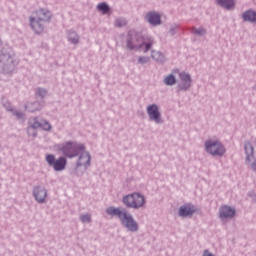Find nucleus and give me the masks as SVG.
I'll return each instance as SVG.
<instances>
[{
  "instance_id": "f257e3e1",
  "label": "nucleus",
  "mask_w": 256,
  "mask_h": 256,
  "mask_svg": "<svg viewBox=\"0 0 256 256\" xmlns=\"http://www.w3.org/2000/svg\"><path fill=\"white\" fill-rule=\"evenodd\" d=\"M106 213L108 215H111L112 217H118L124 225V227L128 231H137V222L133 220V216L129 214L126 210H121L120 208H115V207H109L106 209Z\"/></svg>"
},
{
  "instance_id": "f03ea898",
  "label": "nucleus",
  "mask_w": 256,
  "mask_h": 256,
  "mask_svg": "<svg viewBox=\"0 0 256 256\" xmlns=\"http://www.w3.org/2000/svg\"><path fill=\"white\" fill-rule=\"evenodd\" d=\"M151 45H153V42L145 41V38L141 37L137 32L135 31H130L128 33V38H127V49L130 51H144V53H147L149 49H151Z\"/></svg>"
},
{
  "instance_id": "7ed1b4c3",
  "label": "nucleus",
  "mask_w": 256,
  "mask_h": 256,
  "mask_svg": "<svg viewBox=\"0 0 256 256\" xmlns=\"http://www.w3.org/2000/svg\"><path fill=\"white\" fill-rule=\"evenodd\" d=\"M51 21V12L49 10L40 9L35 12V17H30V25L35 33H43L44 24Z\"/></svg>"
},
{
  "instance_id": "20e7f679",
  "label": "nucleus",
  "mask_w": 256,
  "mask_h": 256,
  "mask_svg": "<svg viewBox=\"0 0 256 256\" xmlns=\"http://www.w3.org/2000/svg\"><path fill=\"white\" fill-rule=\"evenodd\" d=\"M58 151H60L64 157L73 159V157H77L81 151H85V146L75 142H66L58 146Z\"/></svg>"
},
{
  "instance_id": "39448f33",
  "label": "nucleus",
  "mask_w": 256,
  "mask_h": 256,
  "mask_svg": "<svg viewBox=\"0 0 256 256\" xmlns=\"http://www.w3.org/2000/svg\"><path fill=\"white\" fill-rule=\"evenodd\" d=\"M122 202L131 209H140L145 205V197L139 193H132L124 196Z\"/></svg>"
},
{
  "instance_id": "423d86ee",
  "label": "nucleus",
  "mask_w": 256,
  "mask_h": 256,
  "mask_svg": "<svg viewBox=\"0 0 256 256\" xmlns=\"http://www.w3.org/2000/svg\"><path fill=\"white\" fill-rule=\"evenodd\" d=\"M205 148L210 155L221 156L225 153V147L219 141L208 140L205 142Z\"/></svg>"
},
{
  "instance_id": "0eeeda50",
  "label": "nucleus",
  "mask_w": 256,
  "mask_h": 256,
  "mask_svg": "<svg viewBox=\"0 0 256 256\" xmlns=\"http://www.w3.org/2000/svg\"><path fill=\"white\" fill-rule=\"evenodd\" d=\"M46 161L48 165L53 166L54 171H63V169H65V165H67V159H65V157H60L55 160V156L53 154L46 155Z\"/></svg>"
},
{
  "instance_id": "6e6552de",
  "label": "nucleus",
  "mask_w": 256,
  "mask_h": 256,
  "mask_svg": "<svg viewBox=\"0 0 256 256\" xmlns=\"http://www.w3.org/2000/svg\"><path fill=\"white\" fill-rule=\"evenodd\" d=\"M147 113L149 118L155 123H161V113H159V107L153 104L147 107Z\"/></svg>"
},
{
  "instance_id": "1a4fd4ad",
  "label": "nucleus",
  "mask_w": 256,
  "mask_h": 256,
  "mask_svg": "<svg viewBox=\"0 0 256 256\" xmlns=\"http://www.w3.org/2000/svg\"><path fill=\"white\" fill-rule=\"evenodd\" d=\"M220 219H233L235 217V209L229 206H222L219 211Z\"/></svg>"
},
{
  "instance_id": "9d476101",
  "label": "nucleus",
  "mask_w": 256,
  "mask_h": 256,
  "mask_svg": "<svg viewBox=\"0 0 256 256\" xmlns=\"http://www.w3.org/2000/svg\"><path fill=\"white\" fill-rule=\"evenodd\" d=\"M195 211H196L195 206H193L191 204H187V205L180 207L178 215L180 217H191V215H193V213H195Z\"/></svg>"
},
{
  "instance_id": "9b49d317",
  "label": "nucleus",
  "mask_w": 256,
  "mask_h": 256,
  "mask_svg": "<svg viewBox=\"0 0 256 256\" xmlns=\"http://www.w3.org/2000/svg\"><path fill=\"white\" fill-rule=\"evenodd\" d=\"M81 155L78 159L77 166L78 167H87V165H90L91 163V155H89V152L87 151H81Z\"/></svg>"
},
{
  "instance_id": "f8f14e48",
  "label": "nucleus",
  "mask_w": 256,
  "mask_h": 256,
  "mask_svg": "<svg viewBox=\"0 0 256 256\" xmlns=\"http://www.w3.org/2000/svg\"><path fill=\"white\" fill-rule=\"evenodd\" d=\"M33 195L38 203H43L47 199V190L42 187L34 188Z\"/></svg>"
},
{
  "instance_id": "ddd939ff",
  "label": "nucleus",
  "mask_w": 256,
  "mask_h": 256,
  "mask_svg": "<svg viewBox=\"0 0 256 256\" xmlns=\"http://www.w3.org/2000/svg\"><path fill=\"white\" fill-rule=\"evenodd\" d=\"M146 19L150 25H161V15L156 12H150L146 15Z\"/></svg>"
},
{
  "instance_id": "4468645a",
  "label": "nucleus",
  "mask_w": 256,
  "mask_h": 256,
  "mask_svg": "<svg viewBox=\"0 0 256 256\" xmlns=\"http://www.w3.org/2000/svg\"><path fill=\"white\" fill-rule=\"evenodd\" d=\"M180 89H189L191 87V77L189 74L182 72L180 73Z\"/></svg>"
},
{
  "instance_id": "2eb2a0df",
  "label": "nucleus",
  "mask_w": 256,
  "mask_h": 256,
  "mask_svg": "<svg viewBox=\"0 0 256 256\" xmlns=\"http://www.w3.org/2000/svg\"><path fill=\"white\" fill-rule=\"evenodd\" d=\"M218 5H221V7H224V9H233L235 7V1L234 0H216Z\"/></svg>"
},
{
  "instance_id": "dca6fc26",
  "label": "nucleus",
  "mask_w": 256,
  "mask_h": 256,
  "mask_svg": "<svg viewBox=\"0 0 256 256\" xmlns=\"http://www.w3.org/2000/svg\"><path fill=\"white\" fill-rule=\"evenodd\" d=\"M244 21H250L251 23H256V13L253 11H247L243 14Z\"/></svg>"
},
{
  "instance_id": "f3484780",
  "label": "nucleus",
  "mask_w": 256,
  "mask_h": 256,
  "mask_svg": "<svg viewBox=\"0 0 256 256\" xmlns=\"http://www.w3.org/2000/svg\"><path fill=\"white\" fill-rule=\"evenodd\" d=\"M39 127H42L45 131H49V129H51V124H49V122H44L43 124L39 122L32 123L33 129H39Z\"/></svg>"
},
{
  "instance_id": "a211bd4d",
  "label": "nucleus",
  "mask_w": 256,
  "mask_h": 256,
  "mask_svg": "<svg viewBox=\"0 0 256 256\" xmlns=\"http://www.w3.org/2000/svg\"><path fill=\"white\" fill-rule=\"evenodd\" d=\"M245 153L247 155V160L251 161V159H253V146L251 144H245Z\"/></svg>"
},
{
  "instance_id": "6ab92c4d",
  "label": "nucleus",
  "mask_w": 256,
  "mask_h": 256,
  "mask_svg": "<svg viewBox=\"0 0 256 256\" xmlns=\"http://www.w3.org/2000/svg\"><path fill=\"white\" fill-rule=\"evenodd\" d=\"M164 83L165 85H175L176 83L175 76H173L172 74L166 76L164 78Z\"/></svg>"
},
{
  "instance_id": "aec40b11",
  "label": "nucleus",
  "mask_w": 256,
  "mask_h": 256,
  "mask_svg": "<svg viewBox=\"0 0 256 256\" xmlns=\"http://www.w3.org/2000/svg\"><path fill=\"white\" fill-rule=\"evenodd\" d=\"M152 59H154V61H163L164 57L163 54H161V52L158 51H152Z\"/></svg>"
},
{
  "instance_id": "412c9836",
  "label": "nucleus",
  "mask_w": 256,
  "mask_h": 256,
  "mask_svg": "<svg viewBox=\"0 0 256 256\" xmlns=\"http://www.w3.org/2000/svg\"><path fill=\"white\" fill-rule=\"evenodd\" d=\"M68 39L74 45H76V43H79V36H77L74 32L69 34Z\"/></svg>"
},
{
  "instance_id": "4be33fe9",
  "label": "nucleus",
  "mask_w": 256,
  "mask_h": 256,
  "mask_svg": "<svg viewBox=\"0 0 256 256\" xmlns=\"http://www.w3.org/2000/svg\"><path fill=\"white\" fill-rule=\"evenodd\" d=\"M98 11H102V13L105 15L109 11V6L105 3H101L97 6Z\"/></svg>"
},
{
  "instance_id": "5701e85b",
  "label": "nucleus",
  "mask_w": 256,
  "mask_h": 256,
  "mask_svg": "<svg viewBox=\"0 0 256 256\" xmlns=\"http://www.w3.org/2000/svg\"><path fill=\"white\" fill-rule=\"evenodd\" d=\"M82 223H89L91 221V216L85 214L80 217Z\"/></svg>"
},
{
  "instance_id": "b1692460",
  "label": "nucleus",
  "mask_w": 256,
  "mask_h": 256,
  "mask_svg": "<svg viewBox=\"0 0 256 256\" xmlns=\"http://www.w3.org/2000/svg\"><path fill=\"white\" fill-rule=\"evenodd\" d=\"M125 25H127V21H125V20H123V19H118V20H116V26H117V27H123V26H125Z\"/></svg>"
},
{
  "instance_id": "393cba45",
  "label": "nucleus",
  "mask_w": 256,
  "mask_h": 256,
  "mask_svg": "<svg viewBox=\"0 0 256 256\" xmlns=\"http://www.w3.org/2000/svg\"><path fill=\"white\" fill-rule=\"evenodd\" d=\"M194 33H195V35H205V29H203V28L195 29Z\"/></svg>"
},
{
  "instance_id": "a878e982",
  "label": "nucleus",
  "mask_w": 256,
  "mask_h": 256,
  "mask_svg": "<svg viewBox=\"0 0 256 256\" xmlns=\"http://www.w3.org/2000/svg\"><path fill=\"white\" fill-rule=\"evenodd\" d=\"M138 63H149V58L147 57H140Z\"/></svg>"
},
{
  "instance_id": "bb28decb",
  "label": "nucleus",
  "mask_w": 256,
  "mask_h": 256,
  "mask_svg": "<svg viewBox=\"0 0 256 256\" xmlns=\"http://www.w3.org/2000/svg\"><path fill=\"white\" fill-rule=\"evenodd\" d=\"M47 92L43 89H38V95H40V97H44V95L46 94Z\"/></svg>"
},
{
  "instance_id": "cd10ccee",
  "label": "nucleus",
  "mask_w": 256,
  "mask_h": 256,
  "mask_svg": "<svg viewBox=\"0 0 256 256\" xmlns=\"http://www.w3.org/2000/svg\"><path fill=\"white\" fill-rule=\"evenodd\" d=\"M15 115L18 119H21V117H23V113L21 112H16Z\"/></svg>"
},
{
  "instance_id": "c85d7f7f",
  "label": "nucleus",
  "mask_w": 256,
  "mask_h": 256,
  "mask_svg": "<svg viewBox=\"0 0 256 256\" xmlns=\"http://www.w3.org/2000/svg\"><path fill=\"white\" fill-rule=\"evenodd\" d=\"M252 169H253L254 171H256V161L253 162V164H252Z\"/></svg>"
}]
</instances>
